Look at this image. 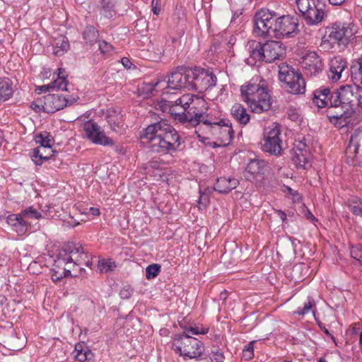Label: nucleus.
I'll list each match as a JSON object with an SVG mask.
<instances>
[{
	"mask_svg": "<svg viewBox=\"0 0 362 362\" xmlns=\"http://www.w3.org/2000/svg\"><path fill=\"white\" fill-rule=\"evenodd\" d=\"M144 142L149 143L151 151L168 153L175 152L180 146V136L177 130L165 120L151 124L139 134Z\"/></svg>",
	"mask_w": 362,
	"mask_h": 362,
	"instance_id": "obj_1",
	"label": "nucleus"
},
{
	"mask_svg": "<svg viewBox=\"0 0 362 362\" xmlns=\"http://www.w3.org/2000/svg\"><path fill=\"white\" fill-rule=\"evenodd\" d=\"M204 100L194 95L185 94L175 101L162 100L158 105L163 112H168L175 121L187 127L201 124L204 112L198 110L196 105Z\"/></svg>",
	"mask_w": 362,
	"mask_h": 362,
	"instance_id": "obj_2",
	"label": "nucleus"
},
{
	"mask_svg": "<svg viewBox=\"0 0 362 362\" xmlns=\"http://www.w3.org/2000/svg\"><path fill=\"white\" fill-rule=\"evenodd\" d=\"M333 97L334 102L337 103V112H333L332 108L327 111L330 122L337 123L338 119L346 122L359 108L362 109V88L355 85L340 86Z\"/></svg>",
	"mask_w": 362,
	"mask_h": 362,
	"instance_id": "obj_3",
	"label": "nucleus"
},
{
	"mask_svg": "<svg viewBox=\"0 0 362 362\" xmlns=\"http://www.w3.org/2000/svg\"><path fill=\"white\" fill-rule=\"evenodd\" d=\"M242 100L257 114L269 111L272 107L267 82L256 76L240 87Z\"/></svg>",
	"mask_w": 362,
	"mask_h": 362,
	"instance_id": "obj_4",
	"label": "nucleus"
},
{
	"mask_svg": "<svg viewBox=\"0 0 362 362\" xmlns=\"http://www.w3.org/2000/svg\"><path fill=\"white\" fill-rule=\"evenodd\" d=\"M85 255L81 245L68 243L60 249L51 270V277L54 282H58L71 275L70 264L73 267L81 264V259Z\"/></svg>",
	"mask_w": 362,
	"mask_h": 362,
	"instance_id": "obj_5",
	"label": "nucleus"
},
{
	"mask_svg": "<svg viewBox=\"0 0 362 362\" xmlns=\"http://www.w3.org/2000/svg\"><path fill=\"white\" fill-rule=\"evenodd\" d=\"M203 117L204 119L201 121V124L204 130L214 136L217 142H218V144L214 142V146H228L231 143L234 135V131L230 120L222 119L216 121L206 114H204Z\"/></svg>",
	"mask_w": 362,
	"mask_h": 362,
	"instance_id": "obj_6",
	"label": "nucleus"
},
{
	"mask_svg": "<svg viewBox=\"0 0 362 362\" xmlns=\"http://www.w3.org/2000/svg\"><path fill=\"white\" fill-rule=\"evenodd\" d=\"M173 349L184 358L201 359L205 350L204 344L187 333L176 334L173 339Z\"/></svg>",
	"mask_w": 362,
	"mask_h": 362,
	"instance_id": "obj_7",
	"label": "nucleus"
},
{
	"mask_svg": "<svg viewBox=\"0 0 362 362\" xmlns=\"http://www.w3.org/2000/svg\"><path fill=\"white\" fill-rule=\"evenodd\" d=\"M300 16L308 25H317L325 16L326 4L322 0H295Z\"/></svg>",
	"mask_w": 362,
	"mask_h": 362,
	"instance_id": "obj_8",
	"label": "nucleus"
},
{
	"mask_svg": "<svg viewBox=\"0 0 362 362\" xmlns=\"http://www.w3.org/2000/svg\"><path fill=\"white\" fill-rule=\"evenodd\" d=\"M279 78L284 82L286 88L293 94H303L305 91V82L302 74L293 66L286 63L279 65Z\"/></svg>",
	"mask_w": 362,
	"mask_h": 362,
	"instance_id": "obj_9",
	"label": "nucleus"
},
{
	"mask_svg": "<svg viewBox=\"0 0 362 362\" xmlns=\"http://www.w3.org/2000/svg\"><path fill=\"white\" fill-rule=\"evenodd\" d=\"M262 150L271 155H281L283 141L281 124L274 122L264 129Z\"/></svg>",
	"mask_w": 362,
	"mask_h": 362,
	"instance_id": "obj_10",
	"label": "nucleus"
},
{
	"mask_svg": "<svg viewBox=\"0 0 362 362\" xmlns=\"http://www.w3.org/2000/svg\"><path fill=\"white\" fill-rule=\"evenodd\" d=\"M190 90L202 93L214 87L216 83V75L209 70L195 66L193 69L190 68Z\"/></svg>",
	"mask_w": 362,
	"mask_h": 362,
	"instance_id": "obj_11",
	"label": "nucleus"
},
{
	"mask_svg": "<svg viewBox=\"0 0 362 362\" xmlns=\"http://www.w3.org/2000/svg\"><path fill=\"white\" fill-rule=\"evenodd\" d=\"M276 17L269 11L261 10L254 17L253 33L258 37H274Z\"/></svg>",
	"mask_w": 362,
	"mask_h": 362,
	"instance_id": "obj_12",
	"label": "nucleus"
},
{
	"mask_svg": "<svg viewBox=\"0 0 362 362\" xmlns=\"http://www.w3.org/2000/svg\"><path fill=\"white\" fill-rule=\"evenodd\" d=\"M353 35V30L349 24L336 22L330 27L326 28L325 34L322 37V42H328L331 45H346L350 37Z\"/></svg>",
	"mask_w": 362,
	"mask_h": 362,
	"instance_id": "obj_13",
	"label": "nucleus"
},
{
	"mask_svg": "<svg viewBox=\"0 0 362 362\" xmlns=\"http://www.w3.org/2000/svg\"><path fill=\"white\" fill-rule=\"evenodd\" d=\"M190 68L178 66L168 76V88L174 90L187 89L190 90Z\"/></svg>",
	"mask_w": 362,
	"mask_h": 362,
	"instance_id": "obj_14",
	"label": "nucleus"
},
{
	"mask_svg": "<svg viewBox=\"0 0 362 362\" xmlns=\"http://www.w3.org/2000/svg\"><path fill=\"white\" fill-rule=\"evenodd\" d=\"M298 20L291 16H283L276 18L274 37H291L297 34Z\"/></svg>",
	"mask_w": 362,
	"mask_h": 362,
	"instance_id": "obj_15",
	"label": "nucleus"
},
{
	"mask_svg": "<svg viewBox=\"0 0 362 362\" xmlns=\"http://www.w3.org/2000/svg\"><path fill=\"white\" fill-rule=\"evenodd\" d=\"M86 137L93 144L104 146H114L113 140L107 136L100 127L93 120H88L83 124Z\"/></svg>",
	"mask_w": 362,
	"mask_h": 362,
	"instance_id": "obj_16",
	"label": "nucleus"
},
{
	"mask_svg": "<svg viewBox=\"0 0 362 362\" xmlns=\"http://www.w3.org/2000/svg\"><path fill=\"white\" fill-rule=\"evenodd\" d=\"M336 94V89L331 90L329 87L321 86L315 90L313 93V102L318 107H327L326 112L330 109H333V112H337V103L333 100L334 95Z\"/></svg>",
	"mask_w": 362,
	"mask_h": 362,
	"instance_id": "obj_17",
	"label": "nucleus"
},
{
	"mask_svg": "<svg viewBox=\"0 0 362 362\" xmlns=\"http://www.w3.org/2000/svg\"><path fill=\"white\" fill-rule=\"evenodd\" d=\"M42 100V111L49 114L54 113L69 104L68 99L59 94H47Z\"/></svg>",
	"mask_w": 362,
	"mask_h": 362,
	"instance_id": "obj_18",
	"label": "nucleus"
},
{
	"mask_svg": "<svg viewBox=\"0 0 362 362\" xmlns=\"http://www.w3.org/2000/svg\"><path fill=\"white\" fill-rule=\"evenodd\" d=\"M285 53V47L281 42L272 40L264 44V62L267 63L279 59Z\"/></svg>",
	"mask_w": 362,
	"mask_h": 362,
	"instance_id": "obj_19",
	"label": "nucleus"
},
{
	"mask_svg": "<svg viewBox=\"0 0 362 362\" xmlns=\"http://www.w3.org/2000/svg\"><path fill=\"white\" fill-rule=\"evenodd\" d=\"M303 67L308 75H316L322 70L323 64L315 52L308 53L303 59Z\"/></svg>",
	"mask_w": 362,
	"mask_h": 362,
	"instance_id": "obj_20",
	"label": "nucleus"
},
{
	"mask_svg": "<svg viewBox=\"0 0 362 362\" xmlns=\"http://www.w3.org/2000/svg\"><path fill=\"white\" fill-rule=\"evenodd\" d=\"M245 49L249 54L246 59L247 64L254 65L257 62H264V44L256 40H249Z\"/></svg>",
	"mask_w": 362,
	"mask_h": 362,
	"instance_id": "obj_21",
	"label": "nucleus"
},
{
	"mask_svg": "<svg viewBox=\"0 0 362 362\" xmlns=\"http://www.w3.org/2000/svg\"><path fill=\"white\" fill-rule=\"evenodd\" d=\"M6 223L18 235H25L30 226V223L26 220H24L19 213L8 215L6 217Z\"/></svg>",
	"mask_w": 362,
	"mask_h": 362,
	"instance_id": "obj_22",
	"label": "nucleus"
},
{
	"mask_svg": "<svg viewBox=\"0 0 362 362\" xmlns=\"http://www.w3.org/2000/svg\"><path fill=\"white\" fill-rule=\"evenodd\" d=\"M347 66V62L341 57H334L330 61L328 77L333 81H337Z\"/></svg>",
	"mask_w": 362,
	"mask_h": 362,
	"instance_id": "obj_23",
	"label": "nucleus"
},
{
	"mask_svg": "<svg viewBox=\"0 0 362 362\" xmlns=\"http://www.w3.org/2000/svg\"><path fill=\"white\" fill-rule=\"evenodd\" d=\"M238 185L239 181L235 178L221 177L217 179L214 185V190L221 194H227L236 188Z\"/></svg>",
	"mask_w": 362,
	"mask_h": 362,
	"instance_id": "obj_24",
	"label": "nucleus"
},
{
	"mask_svg": "<svg viewBox=\"0 0 362 362\" xmlns=\"http://www.w3.org/2000/svg\"><path fill=\"white\" fill-rule=\"evenodd\" d=\"M74 352L75 358L80 362H95L94 354L84 343H77Z\"/></svg>",
	"mask_w": 362,
	"mask_h": 362,
	"instance_id": "obj_25",
	"label": "nucleus"
},
{
	"mask_svg": "<svg viewBox=\"0 0 362 362\" xmlns=\"http://www.w3.org/2000/svg\"><path fill=\"white\" fill-rule=\"evenodd\" d=\"M13 95V83L7 77L0 78V105L9 100Z\"/></svg>",
	"mask_w": 362,
	"mask_h": 362,
	"instance_id": "obj_26",
	"label": "nucleus"
},
{
	"mask_svg": "<svg viewBox=\"0 0 362 362\" xmlns=\"http://www.w3.org/2000/svg\"><path fill=\"white\" fill-rule=\"evenodd\" d=\"M362 145V128L355 130L351 135L350 143L346 148V153L349 156H356L358 153L359 147Z\"/></svg>",
	"mask_w": 362,
	"mask_h": 362,
	"instance_id": "obj_27",
	"label": "nucleus"
},
{
	"mask_svg": "<svg viewBox=\"0 0 362 362\" xmlns=\"http://www.w3.org/2000/svg\"><path fill=\"white\" fill-rule=\"evenodd\" d=\"M350 71L352 82L360 88L359 86H362V56L352 62Z\"/></svg>",
	"mask_w": 362,
	"mask_h": 362,
	"instance_id": "obj_28",
	"label": "nucleus"
},
{
	"mask_svg": "<svg viewBox=\"0 0 362 362\" xmlns=\"http://www.w3.org/2000/svg\"><path fill=\"white\" fill-rule=\"evenodd\" d=\"M230 112L234 119L240 124L245 125L250 122V116L243 105L235 103L232 106Z\"/></svg>",
	"mask_w": 362,
	"mask_h": 362,
	"instance_id": "obj_29",
	"label": "nucleus"
},
{
	"mask_svg": "<svg viewBox=\"0 0 362 362\" xmlns=\"http://www.w3.org/2000/svg\"><path fill=\"white\" fill-rule=\"evenodd\" d=\"M160 83L158 79L153 80L148 83H143L138 88L139 95L144 98H148L153 95L156 90V87Z\"/></svg>",
	"mask_w": 362,
	"mask_h": 362,
	"instance_id": "obj_30",
	"label": "nucleus"
},
{
	"mask_svg": "<svg viewBox=\"0 0 362 362\" xmlns=\"http://www.w3.org/2000/svg\"><path fill=\"white\" fill-rule=\"evenodd\" d=\"M264 165V161L261 159H250L249 162L247 163L245 174H250L251 176L261 174L263 173Z\"/></svg>",
	"mask_w": 362,
	"mask_h": 362,
	"instance_id": "obj_31",
	"label": "nucleus"
},
{
	"mask_svg": "<svg viewBox=\"0 0 362 362\" xmlns=\"http://www.w3.org/2000/svg\"><path fill=\"white\" fill-rule=\"evenodd\" d=\"M35 141L37 144L40 145L39 148H43V149L47 148L48 151L54 152L52 149V146L54 144V139L49 133L47 132L40 133L35 136Z\"/></svg>",
	"mask_w": 362,
	"mask_h": 362,
	"instance_id": "obj_32",
	"label": "nucleus"
},
{
	"mask_svg": "<svg viewBox=\"0 0 362 362\" xmlns=\"http://www.w3.org/2000/svg\"><path fill=\"white\" fill-rule=\"evenodd\" d=\"M54 153L48 151L47 148H36L33 149L32 160L36 165H40L43 160H47L51 158Z\"/></svg>",
	"mask_w": 362,
	"mask_h": 362,
	"instance_id": "obj_33",
	"label": "nucleus"
},
{
	"mask_svg": "<svg viewBox=\"0 0 362 362\" xmlns=\"http://www.w3.org/2000/svg\"><path fill=\"white\" fill-rule=\"evenodd\" d=\"M99 32L93 25H87L83 32V38L86 44L90 45L98 41Z\"/></svg>",
	"mask_w": 362,
	"mask_h": 362,
	"instance_id": "obj_34",
	"label": "nucleus"
},
{
	"mask_svg": "<svg viewBox=\"0 0 362 362\" xmlns=\"http://www.w3.org/2000/svg\"><path fill=\"white\" fill-rule=\"evenodd\" d=\"M64 70L62 69H58V76L57 78L52 82V88L53 90H66L67 88V80L66 76L63 74Z\"/></svg>",
	"mask_w": 362,
	"mask_h": 362,
	"instance_id": "obj_35",
	"label": "nucleus"
},
{
	"mask_svg": "<svg viewBox=\"0 0 362 362\" xmlns=\"http://www.w3.org/2000/svg\"><path fill=\"white\" fill-rule=\"evenodd\" d=\"M308 156V151H294L292 160L297 168L305 169Z\"/></svg>",
	"mask_w": 362,
	"mask_h": 362,
	"instance_id": "obj_36",
	"label": "nucleus"
},
{
	"mask_svg": "<svg viewBox=\"0 0 362 362\" xmlns=\"http://www.w3.org/2000/svg\"><path fill=\"white\" fill-rule=\"evenodd\" d=\"M69 49V42L66 37H62L55 40L54 54L62 56Z\"/></svg>",
	"mask_w": 362,
	"mask_h": 362,
	"instance_id": "obj_37",
	"label": "nucleus"
},
{
	"mask_svg": "<svg viewBox=\"0 0 362 362\" xmlns=\"http://www.w3.org/2000/svg\"><path fill=\"white\" fill-rule=\"evenodd\" d=\"M313 308H315V301L312 297H308L307 301L304 303L303 308H298V309L294 311V314L304 316L308 314L310 310L315 314V310H313Z\"/></svg>",
	"mask_w": 362,
	"mask_h": 362,
	"instance_id": "obj_38",
	"label": "nucleus"
},
{
	"mask_svg": "<svg viewBox=\"0 0 362 362\" xmlns=\"http://www.w3.org/2000/svg\"><path fill=\"white\" fill-rule=\"evenodd\" d=\"M20 216L24 219L26 220L28 218L30 219H40L42 218L41 213L35 209L33 206L27 207L21 211L19 213Z\"/></svg>",
	"mask_w": 362,
	"mask_h": 362,
	"instance_id": "obj_39",
	"label": "nucleus"
},
{
	"mask_svg": "<svg viewBox=\"0 0 362 362\" xmlns=\"http://www.w3.org/2000/svg\"><path fill=\"white\" fill-rule=\"evenodd\" d=\"M116 267L115 262L110 259H101L98 262V269L100 273H107Z\"/></svg>",
	"mask_w": 362,
	"mask_h": 362,
	"instance_id": "obj_40",
	"label": "nucleus"
},
{
	"mask_svg": "<svg viewBox=\"0 0 362 362\" xmlns=\"http://www.w3.org/2000/svg\"><path fill=\"white\" fill-rule=\"evenodd\" d=\"M102 9L105 13L106 17H112V13L115 12L114 8L115 6V0H100Z\"/></svg>",
	"mask_w": 362,
	"mask_h": 362,
	"instance_id": "obj_41",
	"label": "nucleus"
},
{
	"mask_svg": "<svg viewBox=\"0 0 362 362\" xmlns=\"http://www.w3.org/2000/svg\"><path fill=\"white\" fill-rule=\"evenodd\" d=\"M160 265L152 264L146 269V278L148 280L156 278L160 272Z\"/></svg>",
	"mask_w": 362,
	"mask_h": 362,
	"instance_id": "obj_42",
	"label": "nucleus"
},
{
	"mask_svg": "<svg viewBox=\"0 0 362 362\" xmlns=\"http://www.w3.org/2000/svg\"><path fill=\"white\" fill-rule=\"evenodd\" d=\"M350 253L351 257L358 261L360 264L362 265V244L359 243L355 246L351 245Z\"/></svg>",
	"mask_w": 362,
	"mask_h": 362,
	"instance_id": "obj_43",
	"label": "nucleus"
},
{
	"mask_svg": "<svg viewBox=\"0 0 362 362\" xmlns=\"http://www.w3.org/2000/svg\"><path fill=\"white\" fill-rule=\"evenodd\" d=\"M185 332H191L192 334L197 335V334H205L208 333L209 328L207 327H200L199 326L194 325V326H189L185 329Z\"/></svg>",
	"mask_w": 362,
	"mask_h": 362,
	"instance_id": "obj_44",
	"label": "nucleus"
},
{
	"mask_svg": "<svg viewBox=\"0 0 362 362\" xmlns=\"http://www.w3.org/2000/svg\"><path fill=\"white\" fill-rule=\"evenodd\" d=\"M98 42L99 49L101 54H103V55H109L111 54V52L113 50V46L110 43L105 40L98 41Z\"/></svg>",
	"mask_w": 362,
	"mask_h": 362,
	"instance_id": "obj_45",
	"label": "nucleus"
},
{
	"mask_svg": "<svg viewBox=\"0 0 362 362\" xmlns=\"http://www.w3.org/2000/svg\"><path fill=\"white\" fill-rule=\"evenodd\" d=\"M209 192L210 190L209 189H206L204 192L199 190V198L198 202L200 206L206 207L209 204Z\"/></svg>",
	"mask_w": 362,
	"mask_h": 362,
	"instance_id": "obj_46",
	"label": "nucleus"
},
{
	"mask_svg": "<svg viewBox=\"0 0 362 362\" xmlns=\"http://www.w3.org/2000/svg\"><path fill=\"white\" fill-rule=\"evenodd\" d=\"M255 341H250L243 349V356L247 360H250L254 356V344Z\"/></svg>",
	"mask_w": 362,
	"mask_h": 362,
	"instance_id": "obj_47",
	"label": "nucleus"
},
{
	"mask_svg": "<svg viewBox=\"0 0 362 362\" xmlns=\"http://www.w3.org/2000/svg\"><path fill=\"white\" fill-rule=\"evenodd\" d=\"M211 359L212 362H223L225 356L223 353L216 348L211 351Z\"/></svg>",
	"mask_w": 362,
	"mask_h": 362,
	"instance_id": "obj_48",
	"label": "nucleus"
},
{
	"mask_svg": "<svg viewBox=\"0 0 362 362\" xmlns=\"http://www.w3.org/2000/svg\"><path fill=\"white\" fill-rule=\"evenodd\" d=\"M134 293V289L129 285L124 286L120 291L119 295L123 299L129 298Z\"/></svg>",
	"mask_w": 362,
	"mask_h": 362,
	"instance_id": "obj_49",
	"label": "nucleus"
},
{
	"mask_svg": "<svg viewBox=\"0 0 362 362\" xmlns=\"http://www.w3.org/2000/svg\"><path fill=\"white\" fill-rule=\"evenodd\" d=\"M43 100L42 99H38L36 101H34L31 103L30 107L35 112H38L42 110Z\"/></svg>",
	"mask_w": 362,
	"mask_h": 362,
	"instance_id": "obj_50",
	"label": "nucleus"
},
{
	"mask_svg": "<svg viewBox=\"0 0 362 362\" xmlns=\"http://www.w3.org/2000/svg\"><path fill=\"white\" fill-rule=\"evenodd\" d=\"M294 151H308L307 145L303 141H296L295 144Z\"/></svg>",
	"mask_w": 362,
	"mask_h": 362,
	"instance_id": "obj_51",
	"label": "nucleus"
},
{
	"mask_svg": "<svg viewBox=\"0 0 362 362\" xmlns=\"http://www.w3.org/2000/svg\"><path fill=\"white\" fill-rule=\"evenodd\" d=\"M351 211L356 216H362V203L360 202L358 204L354 205L351 207Z\"/></svg>",
	"mask_w": 362,
	"mask_h": 362,
	"instance_id": "obj_52",
	"label": "nucleus"
},
{
	"mask_svg": "<svg viewBox=\"0 0 362 362\" xmlns=\"http://www.w3.org/2000/svg\"><path fill=\"white\" fill-rule=\"evenodd\" d=\"M159 0H152L151 6L153 14L158 15L160 11V8L158 6Z\"/></svg>",
	"mask_w": 362,
	"mask_h": 362,
	"instance_id": "obj_53",
	"label": "nucleus"
},
{
	"mask_svg": "<svg viewBox=\"0 0 362 362\" xmlns=\"http://www.w3.org/2000/svg\"><path fill=\"white\" fill-rule=\"evenodd\" d=\"M52 83H49V84H47V85H43V86H38L37 88H36V91L39 90L40 92H38V93H40V92H50L52 90Z\"/></svg>",
	"mask_w": 362,
	"mask_h": 362,
	"instance_id": "obj_54",
	"label": "nucleus"
},
{
	"mask_svg": "<svg viewBox=\"0 0 362 362\" xmlns=\"http://www.w3.org/2000/svg\"><path fill=\"white\" fill-rule=\"evenodd\" d=\"M285 189L284 190V192L291 195L293 197H296L299 195L298 192L296 190L293 189L288 186H284Z\"/></svg>",
	"mask_w": 362,
	"mask_h": 362,
	"instance_id": "obj_55",
	"label": "nucleus"
},
{
	"mask_svg": "<svg viewBox=\"0 0 362 362\" xmlns=\"http://www.w3.org/2000/svg\"><path fill=\"white\" fill-rule=\"evenodd\" d=\"M318 326L320 328V329L328 337H330L332 339H334V337L332 336V334L329 332V330L325 327V325L321 322H319L318 323Z\"/></svg>",
	"mask_w": 362,
	"mask_h": 362,
	"instance_id": "obj_56",
	"label": "nucleus"
},
{
	"mask_svg": "<svg viewBox=\"0 0 362 362\" xmlns=\"http://www.w3.org/2000/svg\"><path fill=\"white\" fill-rule=\"evenodd\" d=\"M121 62L123 64V66L127 69H129L132 65V63L127 57H123L121 59Z\"/></svg>",
	"mask_w": 362,
	"mask_h": 362,
	"instance_id": "obj_57",
	"label": "nucleus"
},
{
	"mask_svg": "<svg viewBox=\"0 0 362 362\" xmlns=\"http://www.w3.org/2000/svg\"><path fill=\"white\" fill-rule=\"evenodd\" d=\"M305 216L308 218L312 221L313 222L317 221L316 218L313 215V214L307 209L305 212Z\"/></svg>",
	"mask_w": 362,
	"mask_h": 362,
	"instance_id": "obj_58",
	"label": "nucleus"
},
{
	"mask_svg": "<svg viewBox=\"0 0 362 362\" xmlns=\"http://www.w3.org/2000/svg\"><path fill=\"white\" fill-rule=\"evenodd\" d=\"M89 212L93 215V216H98L100 214V210L98 208H95V207H90L89 209Z\"/></svg>",
	"mask_w": 362,
	"mask_h": 362,
	"instance_id": "obj_59",
	"label": "nucleus"
},
{
	"mask_svg": "<svg viewBox=\"0 0 362 362\" xmlns=\"http://www.w3.org/2000/svg\"><path fill=\"white\" fill-rule=\"evenodd\" d=\"M345 0H329L330 4L334 6H339L341 5Z\"/></svg>",
	"mask_w": 362,
	"mask_h": 362,
	"instance_id": "obj_60",
	"label": "nucleus"
},
{
	"mask_svg": "<svg viewBox=\"0 0 362 362\" xmlns=\"http://www.w3.org/2000/svg\"><path fill=\"white\" fill-rule=\"evenodd\" d=\"M277 213L280 217V218L284 221L286 219V214H285V212H284L283 211L281 210H278L277 211Z\"/></svg>",
	"mask_w": 362,
	"mask_h": 362,
	"instance_id": "obj_61",
	"label": "nucleus"
},
{
	"mask_svg": "<svg viewBox=\"0 0 362 362\" xmlns=\"http://www.w3.org/2000/svg\"><path fill=\"white\" fill-rule=\"evenodd\" d=\"M359 329H360V328L357 326L356 324L353 325V327H351V332L353 334H357L358 332Z\"/></svg>",
	"mask_w": 362,
	"mask_h": 362,
	"instance_id": "obj_62",
	"label": "nucleus"
},
{
	"mask_svg": "<svg viewBox=\"0 0 362 362\" xmlns=\"http://www.w3.org/2000/svg\"><path fill=\"white\" fill-rule=\"evenodd\" d=\"M359 345H360V348L362 351V332L360 333Z\"/></svg>",
	"mask_w": 362,
	"mask_h": 362,
	"instance_id": "obj_63",
	"label": "nucleus"
},
{
	"mask_svg": "<svg viewBox=\"0 0 362 362\" xmlns=\"http://www.w3.org/2000/svg\"><path fill=\"white\" fill-rule=\"evenodd\" d=\"M317 362H327L325 358H320Z\"/></svg>",
	"mask_w": 362,
	"mask_h": 362,
	"instance_id": "obj_64",
	"label": "nucleus"
}]
</instances>
